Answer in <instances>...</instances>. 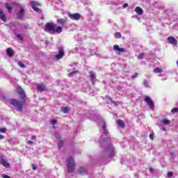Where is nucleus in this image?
Here are the masks:
<instances>
[{"instance_id": "obj_39", "label": "nucleus", "mask_w": 178, "mask_h": 178, "mask_svg": "<svg viewBox=\"0 0 178 178\" xmlns=\"http://www.w3.org/2000/svg\"><path fill=\"white\" fill-rule=\"evenodd\" d=\"M37 165H34V164H32V169L33 170H37Z\"/></svg>"}, {"instance_id": "obj_30", "label": "nucleus", "mask_w": 178, "mask_h": 178, "mask_svg": "<svg viewBox=\"0 0 178 178\" xmlns=\"http://www.w3.org/2000/svg\"><path fill=\"white\" fill-rule=\"evenodd\" d=\"M62 145H63V140H58V148H62Z\"/></svg>"}, {"instance_id": "obj_20", "label": "nucleus", "mask_w": 178, "mask_h": 178, "mask_svg": "<svg viewBox=\"0 0 178 178\" xmlns=\"http://www.w3.org/2000/svg\"><path fill=\"white\" fill-rule=\"evenodd\" d=\"M103 134L108 136V131H106V124L104 122L102 125Z\"/></svg>"}, {"instance_id": "obj_11", "label": "nucleus", "mask_w": 178, "mask_h": 178, "mask_svg": "<svg viewBox=\"0 0 178 178\" xmlns=\"http://www.w3.org/2000/svg\"><path fill=\"white\" fill-rule=\"evenodd\" d=\"M37 90H38V91H40V92L47 91V86H45V85L44 83L38 84Z\"/></svg>"}, {"instance_id": "obj_15", "label": "nucleus", "mask_w": 178, "mask_h": 178, "mask_svg": "<svg viewBox=\"0 0 178 178\" xmlns=\"http://www.w3.org/2000/svg\"><path fill=\"white\" fill-rule=\"evenodd\" d=\"M23 16H24V9L22 8L17 13V19H23Z\"/></svg>"}, {"instance_id": "obj_6", "label": "nucleus", "mask_w": 178, "mask_h": 178, "mask_svg": "<svg viewBox=\"0 0 178 178\" xmlns=\"http://www.w3.org/2000/svg\"><path fill=\"white\" fill-rule=\"evenodd\" d=\"M68 16L72 20H80V18L81 17V15L79 13H68Z\"/></svg>"}, {"instance_id": "obj_2", "label": "nucleus", "mask_w": 178, "mask_h": 178, "mask_svg": "<svg viewBox=\"0 0 178 178\" xmlns=\"http://www.w3.org/2000/svg\"><path fill=\"white\" fill-rule=\"evenodd\" d=\"M10 104L16 108L17 111L19 112H23V102H19L15 99H12L10 100Z\"/></svg>"}, {"instance_id": "obj_1", "label": "nucleus", "mask_w": 178, "mask_h": 178, "mask_svg": "<svg viewBox=\"0 0 178 178\" xmlns=\"http://www.w3.org/2000/svg\"><path fill=\"white\" fill-rule=\"evenodd\" d=\"M44 31L50 34H60L62 33V26H56V24L47 23L44 26Z\"/></svg>"}, {"instance_id": "obj_36", "label": "nucleus", "mask_w": 178, "mask_h": 178, "mask_svg": "<svg viewBox=\"0 0 178 178\" xmlns=\"http://www.w3.org/2000/svg\"><path fill=\"white\" fill-rule=\"evenodd\" d=\"M172 113H176L177 112H178V109L177 108H175L171 111Z\"/></svg>"}, {"instance_id": "obj_19", "label": "nucleus", "mask_w": 178, "mask_h": 178, "mask_svg": "<svg viewBox=\"0 0 178 178\" xmlns=\"http://www.w3.org/2000/svg\"><path fill=\"white\" fill-rule=\"evenodd\" d=\"M79 172L81 174V175H84L87 172V168H84V167H81L79 168Z\"/></svg>"}, {"instance_id": "obj_17", "label": "nucleus", "mask_w": 178, "mask_h": 178, "mask_svg": "<svg viewBox=\"0 0 178 178\" xmlns=\"http://www.w3.org/2000/svg\"><path fill=\"white\" fill-rule=\"evenodd\" d=\"M90 79L92 80V84L93 85L95 84L96 79H95V74H94V72H90Z\"/></svg>"}, {"instance_id": "obj_41", "label": "nucleus", "mask_w": 178, "mask_h": 178, "mask_svg": "<svg viewBox=\"0 0 178 178\" xmlns=\"http://www.w3.org/2000/svg\"><path fill=\"white\" fill-rule=\"evenodd\" d=\"M143 84L144 86H148V81L147 80H144Z\"/></svg>"}, {"instance_id": "obj_40", "label": "nucleus", "mask_w": 178, "mask_h": 178, "mask_svg": "<svg viewBox=\"0 0 178 178\" xmlns=\"http://www.w3.org/2000/svg\"><path fill=\"white\" fill-rule=\"evenodd\" d=\"M1 177H3V178H10V177H9V176L7 175H1Z\"/></svg>"}, {"instance_id": "obj_46", "label": "nucleus", "mask_w": 178, "mask_h": 178, "mask_svg": "<svg viewBox=\"0 0 178 178\" xmlns=\"http://www.w3.org/2000/svg\"><path fill=\"white\" fill-rule=\"evenodd\" d=\"M5 138V136L0 135V140H3Z\"/></svg>"}, {"instance_id": "obj_4", "label": "nucleus", "mask_w": 178, "mask_h": 178, "mask_svg": "<svg viewBox=\"0 0 178 178\" xmlns=\"http://www.w3.org/2000/svg\"><path fill=\"white\" fill-rule=\"evenodd\" d=\"M145 101L147 104L148 106H149L150 109H152V111L155 109V104L149 96H145Z\"/></svg>"}, {"instance_id": "obj_44", "label": "nucleus", "mask_w": 178, "mask_h": 178, "mask_svg": "<svg viewBox=\"0 0 178 178\" xmlns=\"http://www.w3.org/2000/svg\"><path fill=\"white\" fill-rule=\"evenodd\" d=\"M6 8H7V9H8V10H12V7H10V6H8V5H6Z\"/></svg>"}, {"instance_id": "obj_31", "label": "nucleus", "mask_w": 178, "mask_h": 178, "mask_svg": "<svg viewBox=\"0 0 178 178\" xmlns=\"http://www.w3.org/2000/svg\"><path fill=\"white\" fill-rule=\"evenodd\" d=\"M115 37L116 38H122V34H121L120 33H119V32L115 33Z\"/></svg>"}, {"instance_id": "obj_34", "label": "nucleus", "mask_w": 178, "mask_h": 178, "mask_svg": "<svg viewBox=\"0 0 178 178\" xmlns=\"http://www.w3.org/2000/svg\"><path fill=\"white\" fill-rule=\"evenodd\" d=\"M144 55L145 54L143 53L139 54L138 56V59H143V58H144Z\"/></svg>"}, {"instance_id": "obj_23", "label": "nucleus", "mask_w": 178, "mask_h": 178, "mask_svg": "<svg viewBox=\"0 0 178 178\" xmlns=\"http://www.w3.org/2000/svg\"><path fill=\"white\" fill-rule=\"evenodd\" d=\"M117 123H118V126H120V127H124V122H123V120H118L117 121Z\"/></svg>"}, {"instance_id": "obj_16", "label": "nucleus", "mask_w": 178, "mask_h": 178, "mask_svg": "<svg viewBox=\"0 0 178 178\" xmlns=\"http://www.w3.org/2000/svg\"><path fill=\"white\" fill-rule=\"evenodd\" d=\"M37 138V136H32L31 140H29L27 142V144H29V145H33V144H35V143H37V140H35Z\"/></svg>"}, {"instance_id": "obj_8", "label": "nucleus", "mask_w": 178, "mask_h": 178, "mask_svg": "<svg viewBox=\"0 0 178 178\" xmlns=\"http://www.w3.org/2000/svg\"><path fill=\"white\" fill-rule=\"evenodd\" d=\"M168 41L169 44H171L172 45H177V40L173 36L168 37Z\"/></svg>"}, {"instance_id": "obj_12", "label": "nucleus", "mask_w": 178, "mask_h": 178, "mask_svg": "<svg viewBox=\"0 0 178 178\" xmlns=\"http://www.w3.org/2000/svg\"><path fill=\"white\" fill-rule=\"evenodd\" d=\"M56 23L57 24H60V26H65V24L67 23V19H58Z\"/></svg>"}, {"instance_id": "obj_9", "label": "nucleus", "mask_w": 178, "mask_h": 178, "mask_svg": "<svg viewBox=\"0 0 178 178\" xmlns=\"http://www.w3.org/2000/svg\"><path fill=\"white\" fill-rule=\"evenodd\" d=\"M17 92L22 99H24V98H26V93L24 92V90L22 89V88H17Z\"/></svg>"}, {"instance_id": "obj_14", "label": "nucleus", "mask_w": 178, "mask_h": 178, "mask_svg": "<svg viewBox=\"0 0 178 178\" xmlns=\"http://www.w3.org/2000/svg\"><path fill=\"white\" fill-rule=\"evenodd\" d=\"M135 12L138 15V16H141L143 13H144V11L143 10V8L141 7H136L135 9Z\"/></svg>"}, {"instance_id": "obj_35", "label": "nucleus", "mask_w": 178, "mask_h": 178, "mask_svg": "<svg viewBox=\"0 0 178 178\" xmlns=\"http://www.w3.org/2000/svg\"><path fill=\"white\" fill-rule=\"evenodd\" d=\"M0 133H6V128H0Z\"/></svg>"}, {"instance_id": "obj_33", "label": "nucleus", "mask_w": 178, "mask_h": 178, "mask_svg": "<svg viewBox=\"0 0 178 178\" xmlns=\"http://www.w3.org/2000/svg\"><path fill=\"white\" fill-rule=\"evenodd\" d=\"M55 137L56 138H57V140H60V134H59L58 133L55 134Z\"/></svg>"}, {"instance_id": "obj_25", "label": "nucleus", "mask_w": 178, "mask_h": 178, "mask_svg": "<svg viewBox=\"0 0 178 178\" xmlns=\"http://www.w3.org/2000/svg\"><path fill=\"white\" fill-rule=\"evenodd\" d=\"M62 112H63V113H69V108L67 107H63V108H61Z\"/></svg>"}, {"instance_id": "obj_10", "label": "nucleus", "mask_w": 178, "mask_h": 178, "mask_svg": "<svg viewBox=\"0 0 178 178\" xmlns=\"http://www.w3.org/2000/svg\"><path fill=\"white\" fill-rule=\"evenodd\" d=\"M40 3L37 1H31V6L35 10V12H38L39 9L37 6H38Z\"/></svg>"}, {"instance_id": "obj_45", "label": "nucleus", "mask_w": 178, "mask_h": 178, "mask_svg": "<svg viewBox=\"0 0 178 178\" xmlns=\"http://www.w3.org/2000/svg\"><path fill=\"white\" fill-rule=\"evenodd\" d=\"M127 6H129V4H127V3H124L123 5V8H127Z\"/></svg>"}, {"instance_id": "obj_43", "label": "nucleus", "mask_w": 178, "mask_h": 178, "mask_svg": "<svg viewBox=\"0 0 178 178\" xmlns=\"http://www.w3.org/2000/svg\"><path fill=\"white\" fill-rule=\"evenodd\" d=\"M137 76H138V74L136 73L135 74H134L132 76V79H136V77H137Z\"/></svg>"}, {"instance_id": "obj_26", "label": "nucleus", "mask_w": 178, "mask_h": 178, "mask_svg": "<svg viewBox=\"0 0 178 178\" xmlns=\"http://www.w3.org/2000/svg\"><path fill=\"white\" fill-rule=\"evenodd\" d=\"M154 73H162V69L156 67L154 70Z\"/></svg>"}, {"instance_id": "obj_42", "label": "nucleus", "mask_w": 178, "mask_h": 178, "mask_svg": "<svg viewBox=\"0 0 178 178\" xmlns=\"http://www.w3.org/2000/svg\"><path fill=\"white\" fill-rule=\"evenodd\" d=\"M149 138L150 140H154V134H149Z\"/></svg>"}, {"instance_id": "obj_47", "label": "nucleus", "mask_w": 178, "mask_h": 178, "mask_svg": "<svg viewBox=\"0 0 178 178\" xmlns=\"http://www.w3.org/2000/svg\"><path fill=\"white\" fill-rule=\"evenodd\" d=\"M150 172H152V168H149Z\"/></svg>"}, {"instance_id": "obj_37", "label": "nucleus", "mask_w": 178, "mask_h": 178, "mask_svg": "<svg viewBox=\"0 0 178 178\" xmlns=\"http://www.w3.org/2000/svg\"><path fill=\"white\" fill-rule=\"evenodd\" d=\"M173 177V172H168V177Z\"/></svg>"}, {"instance_id": "obj_28", "label": "nucleus", "mask_w": 178, "mask_h": 178, "mask_svg": "<svg viewBox=\"0 0 178 178\" xmlns=\"http://www.w3.org/2000/svg\"><path fill=\"white\" fill-rule=\"evenodd\" d=\"M18 65L19 66V67H22V69H24V67H26V65H24V64H23L22 61L18 62Z\"/></svg>"}, {"instance_id": "obj_27", "label": "nucleus", "mask_w": 178, "mask_h": 178, "mask_svg": "<svg viewBox=\"0 0 178 178\" xmlns=\"http://www.w3.org/2000/svg\"><path fill=\"white\" fill-rule=\"evenodd\" d=\"M15 35H16V37H17V38H19V40L22 41V40H23V35L19 34V33H15Z\"/></svg>"}, {"instance_id": "obj_22", "label": "nucleus", "mask_w": 178, "mask_h": 178, "mask_svg": "<svg viewBox=\"0 0 178 178\" xmlns=\"http://www.w3.org/2000/svg\"><path fill=\"white\" fill-rule=\"evenodd\" d=\"M7 55L10 57L13 56V49L12 48L7 49Z\"/></svg>"}, {"instance_id": "obj_32", "label": "nucleus", "mask_w": 178, "mask_h": 178, "mask_svg": "<svg viewBox=\"0 0 178 178\" xmlns=\"http://www.w3.org/2000/svg\"><path fill=\"white\" fill-rule=\"evenodd\" d=\"M76 73H79V71H73L68 74L69 77H72L74 74H76Z\"/></svg>"}, {"instance_id": "obj_38", "label": "nucleus", "mask_w": 178, "mask_h": 178, "mask_svg": "<svg viewBox=\"0 0 178 178\" xmlns=\"http://www.w3.org/2000/svg\"><path fill=\"white\" fill-rule=\"evenodd\" d=\"M56 122H57L56 120H52L51 122V124L54 126V125L56 124Z\"/></svg>"}, {"instance_id": "obj_13", "label": "nucleus", "mask_w": 178, "mask_h": 178, "mask_svg": "<svg viewBox=\"0 0 178 178\" xmlns=\"http://www.w3.org/2000/svg\"><path fill=\"white\" fill-rule=\"evenodd\" d=\"M113 49H115V51H118V52H121L122 54L125 52L124 49L119 47V45L118 44H115L113 46Z\"/></svg>"}, {"instance_id": "obj_29", "label": "nucleus", "mask_w": 178, "mask_h": 178, "mask_svg": "<svg viewBox=\"0 0 178 178\" xmlns=\"http://www.w3.org/2000/svg\"><path fill=\"white\" fill-rule=\"evenodd\" d=\"M161 123H163V124H169L170 122L168 120H161Z\"/></svg>"}, {"instance_id": "obj_18", "label": "nucleus", "mask_w": 178, "mask_h": 178, "mask_svg": "<svg viewBox=\"0 0 178 178\" xmlns=\"http://www.w3.org/2000/svg\"><path fill=\"white\" fill-rule=\"evenodd\" d=\"M0 19L3 20V22H6V17L5 15V13H3V11L0 9Z\"/></svg>"}, {"instance_id": "obj_24", "label": "nucleus", "mask_w": 178, "mask_h": 178, "mask_svg": "<svg viewBox=\"0 0 178 178\" xmlns=\"http://www.w3.org/2000/svg\"><path fill=\"white\" fill-rule=\"evenodd\" d=\"M106 99L108 100L109 102H111V104H113V105H115V106H117L118 103L113 100H112V98L109 97H106Z\"/></svg>"}, {"instance_id": "obj_5", "label": "nucleus", "mask_w": 178, "mask_h": 178, "mask_svg": "<svg viewBox=\"0 0 178 178\" xmlns=\"http://www.w3.org/2000/svg\"><path fill=\"white\" fill-rule=\"evenodd\" d=\"M0 165H2V166H4V168H9V166H10V163L8 159L4 158L0 159Z\"/></svg>"}, {"instance_id": "obj_21", "label": "nucleus", "mask_w": 178, "mask_h": 178, "mask_svg": "<svg viewBox=\"0 0 178 178\" xmlns=\"http://www.w3.org/2000/svg\"><path fill=\"white\" fill-rule=\"evenodd\" d=\"M108 151H109V152H110L109 156L111 158H112V156H113V155H115V150H114L113 147L108 148Z\"/></svg>"}, {"instance_id": "obj_7", "label": "nucleus", "mask_w": 178, "mask_h": 178, "mask_svg": "<svg viewBox=\"0 0 178 178\" xmlns=\"http://www.w3.org/2000/svg\"><path fill=\"white\" fill-rule=\"evenodd\" d=\"M63 56H65V51L63 50V48L60 47L58 54L55 56V58L59 60V59H62Z\"/></svg>"}, {"instance_id": "obj_3", "label": "nucleus", "mask_w": 178, "mask_h": 178, "mask_svg": "<svg viewBox=\"0 0 178 178\" xmlns=\"http://www.w3.org/2000/svg\"><path fill=\"white\" fill-rule=\"evenodd\" d=\"M67 169L69 173H72L74 170V159L68 157L67 159Z\"/></svg>"}]
</instances>
